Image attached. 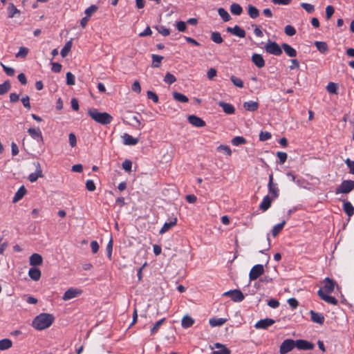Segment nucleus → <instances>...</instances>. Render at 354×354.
Wrapping results in <instances>:
<instances>
[{
	"label": "nucleus",
	"mask_w": 354,
	"mask_h": 354,
	"mask_svg": "<svg viewBox=\"0 0 354 354\" xmlns=\"http://www.w3.org/2000/svg\"><path fill=\"white\" fill-rule=\"evenodd\" d=\"M322 283L324 286L318 290V296L322 300L328 304L337 305L338 303L337 300L334 297L328 295V294L334 291L335 286H337V282L329 277H326L323 280Z\"/></svg>",
	"instance_id": "nucleus-1"
},
{
	"label": "nucleus",
	"mask_w": 354,
	"mask_h": 354,
	"mask_svg": "<svg viewBox=\"0 0 354 354\" xmlns=\"http://www.w3.org/2000/svg\"><path fill=\"white\" fill-rule=\"evenodd\" d=\"M55 317L50 313H40L36 316L32 323V326L36 330H42L50 327L54 322Z\"/></svg>",
	"instance_id": "nucleus-2"
},
{
	"label": "nucleus",
	"mask_w": 354,
	"mask_h": 354,
	"mask_svg": "<svg viewBox=\"0 0 354 354\" xmlns=\"http://www.w3.org/2000/svg\"><path fill=\"white\" fill-rule=\"evenodd\" d=\"M88 114L94 121L102 125L109 124L113 120V117L109 113L100 112L97 109H88Z\"/></svg>",
	"instance_id": "nucleus-3"
},
{
	"label": "nucleus",
	"mask_w": 354,
	"mask_h": 354,
	"mask_svg": "<svg viewBox=\"0 0 354 354\" xmlns=\"http://www.w3.org/2000/svg\"><path fill=\"white\" fill-rule=\"evenodd\" d=\"M354 189V180H344L342 183L336 188L335 194H348Z\"/></svg>",
	"instance_id": "nucleus-4"
},
{
	"label": "nucleus",
	"mask_w": 354,
	"mask_h": 354,
	"mask_svg": "<svg viewBox=\"0 0 354 354\" xmlns=\"http://www.w3.org/2000/svg\"><path fill=\"white\" fill-rule=\"evenodd\" d=\"M264 48L266 53L269 54L276 56H279L282 54L281 47L275 41H269Z\"/></svg>",
	"instance_id": "nucleus-5"
},
{
	"label": "nucleus",
	"mask_w": 354,
	"mask_h": 354,
	"mask_svg": "<svg viewBox=\"0 0 354 354\" xmlns=\"http://www.w3.org/2000/svg\"><path fill=\"white\" fill-rule=\"evenodd\" d=\"M295 346V341L292 339H285L279 347L280 354H286L291 351Z\"/></svg>",
	"instance_id": "nucleus-6"
},
{
	"label": "nucleus",
	"mask_w": 354,
	"mask_h": 354,
	"mask_svg": "<svg viewBox=\"0 0 354 354\" xmlns=\"http://www.w3.org/2000/svg\"><path fill=\"white\" fill-rule=\"evenodd\" d=\"M33 165L35 167V172L31 173L28 177V179L31 183L36 182L39 178L44 177L40 163L39 162H35Z\"/></svg>",
	"instance_id": "nucleus-7"
},
{
	"label": "nucleus",
	"mask_w": 354,
	"mask_h": 354,
	"mask_svg": "<svg viewBox=\"0 0 354 354\" xmlns=\"http://www.w3.org/2000/svg\"><path fill=\"white\" fill-rule=\"evenodd\" d=\"M264 272L263 266L261 264L254 266L250 270L249 278L250 281H254L258 279Z\"/></svg>",
	"instance_id": "nucleus-8"
},
{
	"label": "nucleus",
	"mask_w": 354,
	"mask_h": 354,
	"mask_svg": "<svg viewBox=\"0 0 354 354\" xmlns=\"http://www.w3.org/2000/svg\"><path fill=\"white\" fill-rule=\"evenodd\" d=\"M82 290L77 288H71L68 289L64 294L62 299L64 301H68L75 297H77L82 293Z\"/></svg>",
	"instance_id": "nucleus-9"
},
{
	"label": "nucleus",
	"mask_w": 354,
	"mask_h": 354,
	"mask_svg": "<svg viewBox=\"0 0 354 354\" xmlns=\"http://www.w3.org/2000/svg\"><path fill=\"white\" fill-rule=\"evenodd\" d=\"M275 323V321L271 318H266L263 319H260L258 321L255 325L254 327L257 329H266L268 327L271 326Z\"/></svg>",
	"instance_id": "nucleus-10"
},
{
	"label": "nucleus",
	"mask_w": 354,
	"mask_h": 354,
	"mask_svg": "<svg viewBox=\"0 0 354 354\" xmlns=\"http://www.w3.org/2000/svg\"><path fill=\"white\" fill-rule=\"evenodd\" d=\"M295 346L299 350H312L315 346L313 343L304 339H297L295 341Z\"/></svg>",
	"instance_id": "nucleus-11"
},
{
	"label": "nucleus",
	"mask_w": 354,
	"mask_h": 354,
	"mask_svg": "<svg viewBox=\"0 0 354 354\" xmlns=\"http://www.w3.org/2000/svg\"><path fill=\"white\" fill-rule=\"evenodd\" d=\"M227 32L232 34L235 36H237L240 38H243L245 37V31L241 28L239 26L236 25L234 27H227L226 28Z\"/></svg>",
	"instance_id": "nucleus-12"
},
{
	"label": "nucleus",
	"mask_w": 354,
	"mask_h": 354,
	"mask_svg": "<svg viewBox=\"0 0 354 354\" xmlns=\"http://www.w3.org/2000/svg\"><path fill=\"white\" fill-rule=\"evenodd\" d=\"M187 120L188 122L194 127H203L205 126V122L195 115H189Z\"/></svg>",
	"instance_id": "nucleus-13"
},
{
	"label": "nucleus",
	"mask_w": 354,
	"mask_h": 354,
	"mask_svg": "<svg viewBox=\"0 0 354 354\" xmlns=\"http://www.w3.org/2000/svg\"><path fill=\"white\" fill-rule=\"evenodd\" d=\"M217 348L218 350L213 351L212 354H230L231 351L224 344L215 343L211 349Z\"/></svg>",
	"instance_id": "nucleus-14"
},
{
	"label": "nucleus",
	"mask_w": 354,
	"mask_h": 354,
	"mask_svg": "<svg viewBox=\"0 0 354 354\" xmlns=\"http://www.w3.org/2000/svg\"><path fill=\"white\" fill-rule=\"evenodd\" d=\"M252 62L258 68H261L265 66V60L260 54L254 53L252 55Z\"/></svg>",
	"instance_id": "nucleus-15"
},
{
	"label": "nucleus",
	"mask_w": 354,
	"mask_h": 354,
	"mask_svg": "<svg viewBox=\"0 0 354 354\" xmlns=\"http://www.w3.org/2000/svg\"><path fill=\"white\" fill-rule=\"evenodd\" d=\"M310 319L312 322L322 325L324 322V317L322 314L313 310L310 311Z\"/></svg>",
	"instance_id": "nucleus-16"
},
{
	"label": "nucleus",
	"mask_w": 354,
	"mask_h": 354,
	"mask_svg": "<svg viewBox=\"0 0 354 354\" xmlns=\"http://www.w3.org/2000/svg\"><path fill=\"white\" fill-rule=\"evenodd\" d=\"M29 263L30 266L34 267L40 266L43 263V258L39 254L34 253L30 257Z\"/></svg>",
	"instance_id": "nucleus-17"
},
{
	"label": "nucleus",
	"mask_w": 354,
	"mask_h": 354,
	"mask_svg": "<svg viewBox=\"0 0 354 354\" xmlns=\"http://www.w3.org/2000/svg\"><path fill=\"white\" fill-rule=\"evenodd\" d=\"M218 104L223 109V111L227 114H233L235 111L234 107L229 103L220 101L218 103Z\"/></svg>",
	"instance_id": "nucleus-18"
},
{
	"label": "nucleus",
	"mask_w": 354,
	"mask_h": 354,
	"mask_svg": "<svg viewBox=\"0 0 354 354\" xmlns=\"http://www.w3.org/2000/svg\"><path fill=\"white\" fill-rule=\"evenodd\" d=\"M27 193V190L25 188L24 185L20 187V188L17 190V192L15 193L13 198H12V203H17L19 201H20Z\"/></svg>",
	"instance_id": "nucleus-19"
},
{
	"label": "nucleus",
	"mask_w": 354,
	"mask_h": 354,
	"mask_svg": "<svg viewBox=\"0 0 354 354\" xmlns=\"http://www.w3.org/2000/svg\"><path fill=\"white\" fill-rule=\"evenodd\" d=\"M281 49H283L284 52L290 57H295L297 56L296 50L288 44H282Z\"/></svg>",
	"instance_id": "nucleus-20"
},
{
	"label": "nucleus",
	"mask_w": 354,
	"mask_h": 354,
	"mask_svg": "<svg viewBox=\"0 0 354 354\" xmlns=\"http://www.w3.org/2000/svg\"><path fill=\"white\" fill-rule=\"evenodd\" d=\"M41 271L39 268L32 267L28 271V275L34 281H38L41 277Z\"/></svg>",
	"instance_id": "nucleus-21"
},
{
	"label": "nucleus",
	"mask_w": 354,
	"mask_h": 354,
	"mask_svg": "<svg viewBox=\"0 0 354 354\" xmlns=\"http://www.w3.org/2000/svg\"><path fill=\"white\" fill-rule=\"evenodd\" d=\"M122 139H123L124 144L125 145H135L139 141V140L138 138H134L131 136L129 135L128 133H124L122 136Z\"/></svg>",
	"instance_id": "nucleus-22"
},
{
	"label": "nucleus",
	"mask_w": 354,
	"mask_h": 354,
	"mask_svg": "<svg viewBox=\"0 0 354 354\" xmlns=\"http://www.w3.org/2000/svg\"><path fill=\"white\" fill-rule=\"evenodd\" d=\"M177 223V218H174L173 221L169 223H165L162 228L160 230L159 233L160 234H165L166 232L169 230L172 227L175 226Z\"/></svg>",
	"instance_id": "nucleus-23"
},
{
	"label": "nucleus",
	"mask_w": 354,
	"mask_h": 354,
	"mask_svg": "<svg viewBox=\"0 0 354 354\" xmlns=\"http://www.w3.org/2000/svg\"><path fill=\"white\" fill-rule=\"evenodd\" d=\"M243 107L248 111H255L259 108V103L254 101H249L243 103Z\"/></svg>",
	"instance_id": "nucleus-24"
},
{
	"label": "nucleus",
	"mask_w": 354,
	"mask_h": 354,
	"mask_svg": "<svg viewBox=\"0 0 354 354\" xmlns=\"http://www.w3.org/2000/svg\"><path fill=\"white\" fill-rule=\"evenodd\" d=\"M231 299L234 302H240L244 299V295L240 290L235 289L233 290V294Z\"/></svg>",
	"instance_id": "nucleus-25"
},
{
	"label": "nucleus",
	"mask_w": 354,
	"mask_h": 354,
	"mask_svg": "<svg viewBox=\"0 0 354 354\" xmlns=\"http://www.w3.org/2000/svg\"><path fill=\"white\" fill-rule=\"evenodd\" d=\"M338 88H339L338 84L335 83L333 82H330L326 87V89L328 93L334 94V95H337Z\"/></svg>",
	"instance_id": "nucleus-26"
},
{
	"label": "nucleus",
	"mask_w": 354,
	"mask_h": 354,
	"mask_svg": "<svg viewBox=\"0 0 354 354\" xmlns=\"http://www.w3.org/2000/svg\"><path fill=\"white\" fill-rule=\"evenodd\" d=\"M272 203V199L269 196H266L263 201L259 205V208L263 211H266L270 207Z\"/></svg>",
	"instance_id": "nucleus-27"
},
{
	"label": "nucleus",
	"mask_w": 354,
	"mask_h": 354,
	"mask_svg": "<svg viewBox=\"0 0 354 354\" xmlns=\"http://www.w3.org/2000/svg\"><path fill=\"white\" fill-rule=\"evenodd\" d=\"M194 324V319L189 315H185L183 317L181 324L185 328L191 327Z\"/></svg>",
	"instance_id": "nucleus-28"
},
{
	"label": "nucleus",
	"mask_w": 354,
	"mask_h": 354,
	"mask_svg": "<svg viewBox=\"0 0 354 354\" xmlns=\"http://www.w3.org/2000/svg\"><path fill=\"white\" fill-rule=\"evenodd\" d=\"M172 95H173L174 99L178 102H183V103H186V102H189V99L186 95H185L180 93H178L177 91H174L172 93Z\"/></svg>",
	"instance_id": "nucleus-29"
},
{
	"label": "nucleus",
	"mask_w": 354,
	"mask_h": 354,
	"mask_svg": "<svg viewBox=\"0 0 354 354\" xmlns=\"http://www.w3.org/2000/svg\"><path fill=\"white\" fill-rule=\"evenodd\" d=\"M286 224V221H283L280 223H278L277 225H274L272 229V235L274 237H276L283 230L284 225Z\"/></svg>",
	"instance_id": "nucleus-30"
},
{
	"label": "nucleus",
	"mask_w": 354,
	"mask_h": 354,
	"mask_svg": "<svg viewBox=\"0 0 354 354\" xmlns=\"http://www.w3.org/2000/svg\"><path fill=\"white\" fill-rule=\"evenodd\" d=\"M343 209L345 213L348 216H351L354 214V207L352 205V204L348 202H344L343 204Z\"/></svg>",
	"instance_id": "nucleus-31"
},
{
	"label": "nucleus",
	"mask_w": 354,
	"mask_h": 354,
	"mask_svg": "<svg viewBox=\"0 0 354 354\" xmlns=\"http://www.w3.org/2000/svg\"><path fill=\"white\" fill-rule=\"evenodd\" d=\"M28 133L32 136V138L35 139L37 138H39L41 141H43V136L41 131L38 129H36L35 128H29L28 129Z\"/></svg>",
	"instance_id": "nucleus-32"
},
{
	"label": "nucleus",
	"mask_w": 354,
	"mask_h": 354,
	"mask_svg": "<svg viewBox=\"0 0 354 354\" xmlns=\"http://www.w3.org/2000/svg\"><path fill=\"white\" fill-rule=\"evenodd\" d=\"M227 322L224 318H212L209 319V324L212 327L220 326Z\"/></svg>",
	"instance_id": "nucleus-33"
},
{
	"label": "nucleus",
	"mask_w": 354,
	"mask_h": 354,
	"mask_svg": "<svg viewBox=\"0 0 354 354\" xmlns=\"http://www.w3.org/2000/svg\"><path fill=\"white\" fill-rule=\"evenodd\" d=\"M248 12L250 17L252 19H256L259 16V10L252 5H248Z\"/></svg>",
	"instance_id": "nucleus-34"
},
{
	"label": "nucleus",
	"mask_w": 354,
	"mask_h": 354,
	"mask_svg": "<svg viewBox=\"0 0 354 354\" xmlns=\"http://www.w3.org/2000/svg\"><path fill=\"white\" fill-rule=\"evenodd\" d=\"M230 11L234 15H240L243 12V8L239 4L233 3L230 6Z\"/></svg>",
	"instance_id": "nucleus-35"
},
{
	"label": "nucleus",
	"mask_w": 354,
	"mask_h": 354,
	"mask_svg": "<svg viewBox=\"0 0 354 354\" xmlns=\"http://www.w3.org/2000/svg\"><path fill=\"white\" fill-rule=\"evenodd\" d=\"M315 45L321 53H326L328 50V45L324 41H315Z\"/></svg>",
	"instance_id": "nucleus-36"
},
{
	"label": "nucleus",
	"mask_w": 354,
	"mask_h": 354,
	"mask_svg": "<svg viewBox=\"0 0 354 354\" xmlns=\"http://www.w3.org/2000/svg\"><path fill=\"white\" fill-rule=\"evenodd\" d=\"M8 17L12 18L16 14H20V10H18L15 6L10 3L8 7Z\"/></svg>",
	"instance_id": "nucleus-37"
},
{
	"label": "nucleus",
	"mask_w": 354,
	"mask_h": 354,
	"mask_svg": "<svg viewBox=\"0 0 354 354\" xmlns=\"http://www.w3.org/2000/svg\"><path fill=\"white\" fill-rule=\"evenodd\" d=\"M163 57L158 55H152V64L153 68H158L160 66Z\"/></svg>",
	"instance_id": "nucleus-38"
},
{
	"label": "nucleus",
	"mask_w": 354,
	"mask_h": 354,
	"mask_svg": "<svg viewBox=\"0 0 354 354\" xmlns=\"http://www.w3.org/2000/svg\"><path fill=\"white\" fill-rule=\"evenodd\" d=\"M12 345V341L9 339H3L0 340V351H4L10 348Z\"/></svg>",
	"instance_id": "nucleus-39"
},
{
	"label": "nucleus",
	"mask_w": 354,
	"mask_h": 354,
	"mask_svg": "<svg viewBox=\"0 0 354 354\" xmlns=\"http://www.w3.org/2000/svg\"><path fill=\"white\" fill-rule=\"evenodd\" d=\"M218 13L225 22L229 21L231 19L230 15L223 8H218Z\"/></svg>",
	"instance_id": "nucleus-40"
},
{
	"label": "nucleus",
	"mask_w": 354,
	"mask_h": 354,
	"mask_svg": "<svg viewBox=\"0 0 354 354\" xmlns=\"http://www.w3.org/2000/svg\"><path fill=\"white\" fill-rule=\"evenodd\" d=\"M72 47V40H70L66 43L63 48L61 50V55L62 57L67 56Z\"/></svg>",
	"instance_id": "nucleus-41"
},
{
	"label": "nucleus",
	"mask_w": 354,
	"mask_h": 354,
	"mask_svg": "<svg viewBox=\"0 0 354 354\" xmlns=\"http://www.w3.org/2000/svg\"><path fill=\"white\" fill-rule=\"evenodd\" d=\"M11 87L9 80L5 81L3 84H0V95L6 93Z\"/></svg>",
	"instance_id": "nucleus-42"
},
{
	"label": "nucleus",
	"mask_w": 354,
	"mask_h": 354,
	"mask_svg": "<svg viewBox=\"0 0 354 354\" xmlns=\"http://www.w3.org/2000/svg\"><path fill=\"white\" fill-rule=\"evenodd\" d=\"M211 39L216 44H221L223 41V39L221 37V35L218 32H213L211 33Z\"/></svg>",
	"instance_id": "nucleus-43"
},
{
	"label": "nucleus",
	"mask_w": 354,
	"mask_h": 354,
	"mask_svg": "<svg viewBox=\"0 0 354 354\" xmlns=\"http://www.w3.org/2000/svg\"><path fill=\"white\" fill-rule=\"evenodd\" d=\"M232 144L234 146H239L246 143V140L242 136H236L232 138L231 141Z\"/></svg>",
	"instance_id": "nucleus-44"
},
{
	"label": "nucleus",
	"mask_w": 354,
	"mask_h": 354,
	"mask_svg": "<svg viewBox=\"0 0 354 354\" xmlns=\"http://www.w3.org/2000/svg\"><path fill=\"white\" fill-rule=\"evenodd\" d=\"M216 150L220 152H224L228 156H230L232 153L230 147L227 145H219L216 148Z\"/></svg>",
	"instance_id": "nucleus-45"
},
{
	"label": "nucleus",
	"mask_w": 354,
	"mask_h": 354,
	"mask_svg": "<svg viewBox=\"0 0 354 354\" xmlns=\"http://www.w3.org/2000/svg\"><path fill=\"white\" fill-rule=\"evenodd\" d=\"M176 81V78L173 74H171L169 72L166 73V75L164 77V82L165 83L171 84L174 83Z\"/></svg>",
	"instance_id": "nucleus-46"
},
{
	"label": "nucleus",
	"mask_w": 354,
	"mask_h": 354,
	"mask_svg": "<svg viewBox=\"0 0 354 354\" xmlns=\"http://www.w3.org/2000/svg\"><path fill=\"white\" fill-rule=\"evenodd\" d=\"M230 80L234 86L239 88L243 87V82L241 79L236 77L234 75H232Z\"/></svg>",
	"instance_id": "nucleus-47"
},
{
	"label": "nucleus",
	"mask_w": 354,
	"mask_h": 354,
	"mask_svg": "<svg viewBox=\"0 0 354 354\" xmlns=\"http://www.w3.org/2000/svg\"><path fill=\"white\" fill-rule=\"evenodd\" d=\"M165 318H162V319H160L159 321H158L153 325V326L151 328V333L152 334L156 333L158 331V330L159 329V328L160 327V326L165 322Z\"/></svg>",
	"instance_id": "nucleus-48"
},
{
	"label": "nucleus",
	"mask_w": 354,
	"mask_h": 354,
	"mask_svg": "<svg viewBox=\"0 0 354 354\" xmlns=\"http://www.w3.org/2000/svg\"><path fill=\"white\" fill-rule=\"evenodd\" d=\"M301 6L308 12L312 13L315 11V7L313 5L308 3H301Z\"/></svg>",
	"instance_id": "nucleus-49"
},
{
	"label": "nucleus",
	"mask_w": 354,
	"mask_h": 354,
	"mask_svg": "<svg viewBox=\"0 0 354 354\" xmlns=\"http://www.w3.org/2000/svg\"><path fill=\"white\" fill-rule=\"evenodd\" d=\"M157 31L163 36H167L170 34L169 29L165 28L163 26H158L156 27Z\"/></svg>",
	"instance_id": "nucleus-50"
},
{
	"label": "nucleus",
	"mask_w": 354,
	"mask_h": 354,
	"mask_svg": "<svg viewBox=\"0 0 354 354\" xmlns=\"http://www.w3.org/2000/svg\"><path fill=\"white\" fill-rule=\"evenodd\" d=\"M66 84L69 86H72L75 84V76L71 72L66 73Z\"/></svg>",
	"instance_id": "nucleus-51"
},
{
	"label": "nucleus",
	"mask_w": 354,
	"mask_h": 354,
	"mask_svg": "<svg viewBox=\"0 0 354 354\" xmlns=\"http://www.w3.org/2000/svg\"><path fill=\"white\" fill-rule=\"evenodd\" d=\"M0 65L1 66V67L3 68V71H5V73L9 75V76H13L15 75V69L11 68V67H8V66H6L3 63L1 62L0 63Z\"/></svg>",
	"instance_id": "nucleus-52"
},
{
	"label": "nucleus",
	"mask_w": 354,
	"mask_h": 354,
	"mask_svg": "<svg viewBox=\"0 0 354 354\" xmlns=\"http://www.w3.org/2000/svg\"><path fill=\"white\" fill-rule=\"evenodd\" d=\"M97 6L95 5H91L90 7L86 9L85 14L86 17H90L94 12H95L97 10Z\"/></svg>",
	"instance_id": "nucleus-53"
},
{
	"label": "nucleus",
	"mask_w": 354,
	"mask_h": 354,
	"mask_svg": "<svg viewBox=\"0 0 354 354\" xmlns=\"http://www.w3.org/2000/svg\"><path fill=\"white\" fill-rule=\"evenodd\" d=\"M284 31L288 36H293L296 33L295 28L290 25H287L284 28Z\"/></svg>",
	"instance_id": "nucleus-54"
},
{
	"label": "nucleus",
	"mask_w": 354,
	"mask_h": 354,
	"mask_svg": "<svg viewBox=\"0 0 354 354\" xmlns=\"http://www.w3.org/2000/svg\"><path fill=\"white\" fill-rule=\"evenodd\" d=\"M131 124L132 126H133L136 129H140V125H141V122L137 116H136V115L132 116L131 118Z\"/></svg>",
	"instance_id": "nucleus-55"
},
{
	"label": "nucleus",
	"mask_w": 354,
	"mask_h": 354,
	"mask_svg": "<svg viewBox=\"0 0 354 354\" xmlns=\"http://www.w3.org/2000/svg\"><path fill=\"white\" fill-rule=\"evenodd\" d=\"M272 135L270 132L268 131H261L259 133V140L261 141H266L271 138Z\"/></svg>",
	"instance_id": "nucleus-56"
},
{
	"label": "nucleus",
	"mask_w": 354,
	"mask_h": 354,
	"mask_svg": "<svg viewBox=\"0 0 354 354\" xmlns=\"http://www.w3.org/2000/svg\"><path fill=\"white\" fill-rule=\"evenodd\" d=\"M277 156L279 160L280 164H283L287 160L288 155L286 152L278 151Z\"/></svg>",
	"instance_id": "nucleus-57"
},
{
	"label": "nucleus",
	"mask_w": 354,
	"mask_h": 354,
	"mask_svg": "<svg viewBox=\"0 0 354 354\" xmlns=\"http://www.w3.org/2000/svg\"><path fill=\"white\" fill-rule=\"evenodd\" d=\"M335 12V9L332 6H328L326 8V18L327 20H329L333 16Z\"/></svg>",
	"instance_id": "nucleus-58"
},
{
	"label": "nucleus",
	"mask_w": 354,
	"mask_h": 354,
	"mask_svg": "<svg viewBox=\"0 0 354 354\" xmlns=\"http://www.w3.org/2000/svg\"><path fill=\"white\" fill-rule=\"evenodd\" d=\"M28 53V49L26 47H20L19 52L16 54L17 57H25Z\"/></svg>",
	"instance_id": "nucleus-59"
},
{
	"label": "nucleus",
	"mask_w": 354,
	"mask_h": 354,
	"mask_svg": "<svg viewBox=\"0 0 354 354\" xmlns=\"http://www.w3.org/2000/svg\"><path fill=\"white\" fill-rule=\"evenodd\" d=\"M86 188L89 192H93L96 187L94 182L92 180H88L86 182Z\"/></svg>",
	"instance_id": "nucleus-60"
},
{
	"label": "nucleus",
	"mask_w": 354,
	"mask_h": 354,
	"mask_svg": "<svg viewBox=\"0 0 354 354\" xmlns=\"http://www.w3.org/2000/svg\"><path fill=\"white\" fill-rule=\"evenodd\" d=\"M345 163L349 168L350 174H354V161L350 160L349 158H346L345 160Z\"/></svg>",
	"instance_id": "nucleus-61"
},
{
	"label": "nucleus",
	"mask_w": 354,
	"mask_h": 354,
	"mask_svg": "<svg viewBox=\"0 0 354 354\" xmlns=\"http://www.w3.org/2000/svg\"><path fill=\"white\" fill-rule=\"evenodd\" d=\"M217 74V71L214 68H211L207 71V77L209 80H213Z\"/></svg>",
	"instance_id": "nucleus-62"
},
{
	"label": "nucleus",
	"mask_w": 354,
	"mask_h": 354,
	"mask_svg": "<svg viewBox=\"0 0 354 354\" xmlns=\"http://www.w3.org/2000/svg\"><path fill=\"white\" fill-rule=\"evenodd\" d=\"M132 167V162L129 160H126L122 162V168L126 171H131Z\"/></svg>",
	"instance_id": "nucleus-63"
},
{
	"label": "nucleus",
	"mask_w": 354,
	"mask_h": 354,
	"mask_svg": "<svg viewBox=\"0 0 354 354\" xmlns=\"http://www.w3.org/2000/svg\"><path fill=\"white\" fill-rule=\"evenodd\" d=\"M176 28L178 30V31L185 32L187 29V26L185 22L180 21L176 23Z\"/></svg>",
	"instance_id": "nucleus-64"
}]
</instances>
